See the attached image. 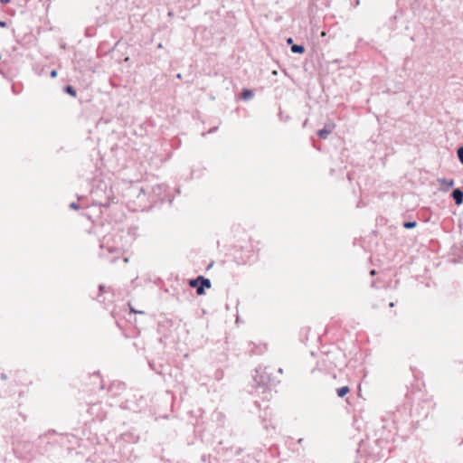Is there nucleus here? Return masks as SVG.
Listing matches in <instances>:
<instances>
[{"label":"nucleus","mask_w":463,"mask_h":463,"mask_svg":"<svg viewBox=\"0 0 463 463\" xmlns=\"http://www.w3.org/2000/svg\"><path fill=\"white\" fill-rule=\"evenodd\" d=\"M70 208L74 209V210H78L79 209V205L76 203H71L70 204Z\"/></svg>","instance_id":"14"},{"label":"nucleus","mask_w":463,"mask_h":463,"mask_svg":"<svg viewBox=\"0 0 463 463\" xmlns=\"http://www.w3.org/2000/svg\"><path fill=\"white\" fill-rule=\"evenodd\" d=\"M5 26H6V22L0 21V27H5Z\"/></svg>","instance_id":"16"},{"label":"nucleus","mask_w":463,"mask_h":463,"mask_svg":"<svg viewBox=\"0 0 463 463\" xmlns=\"http://www.w3.org/2000/svg\"><path fill=\"white\" fill-rule=\"evenodd\" d=\"M253 381L257 385V388H260L263 390V392L266 391L267 385L270 382V376L266 372V369H262L261 367L256 369V373L253 376Z\"/></svg>","instance_id":"2"},{"label":"nucleus","mask_w":463,"mask_h":463,"mask_svg":"<svg viewBox=\"0 0 463 463\" xmlns=\"http://www.w3.org/2000/svg\"><path fill=\"white\" fill-rule=\"evenodd\" d=\"M253 92L250 90L244 89L241 93V97L243 99H250L253 97Z\"/></svg>","instance_id":"9"},{"label":"nucleus","mask_w":463,"mask_h":463,"mask_svg":"<svg viewBox=\"0 0 463 463\" xmlns=\"http://www.w3.org/2000/svg\"><path fill=\"white\" fill-rule=\"evenodd\" d=\"M214 130H215V128H214L210 129V131H209V132H210V133H212V132H213V131H214Z\"/></svg>","instance_id":"27"},{"label":"nucleus","mask_w":463,"mask_h":463,"mask_svg":"<svg viewBox=\"0 0 463 463\" xmlns=\"http://www.w3.org/2000/svg\"><path fill=\"white\" fill-rule=\"evenodd\" d=\"M116 259H117V257H113V258L110 260V262H111V263H114V262L116 261Z\"/></svg>","instance_id":"21"},{"label":"nucleus","mask_w":463,"mask_h":463,"mask_svg":"<svg viewBox=\"0 0 463 463\" xmlns=\"http://www.w3.org/2000/svg\"><path fill=\"white\" fill-rule=\"evenodd\" d=\"M389 307H394V303H393V302H391V303L389 304Z\"/></svg>","instance_id":"23"},{"label":"nucleus","mask_w":463,"mask_h":463,"mask_svg":"<svg viewBox=\"0 0 463 463\" xmlns=\"http://www.w3.org/2000/svg\"><path fill=\"white\" fill-rule=\"evenodd\" d=\"M64 92L70 94L72 97H76V90L71 85H66L63 89Z\"/></svg>","instance_id":"10"},{"label":"nucleus","mask_w":463,"mask_h":463,"mask_svg":"<svg viewBox=\"0 0 463 463\" xmlns=\"http://www.w3.org/2000/svg\"><path fill=\"white\" fill-rule=\"evenodd\" d=\"M2 4H7L10 2V0H0Z\"/></svg>","instance_id":"19"},{"label":"nucleus","mask_w":463,"mask_h":463,"mask_svg":"<svg viewBox=\"0 0 463 463\" xmlns=\"http://www.w3.org/2000/svg\"><path fill=\"white\" fill-rule=\"evenodd\" d=\"M287 43H288V44H291L292 45V43H293L292 38H288L287 39Z\"/></svg>","instance_id":"18"},{"label":"nucleus","mask_w":463,"mask_h":463,"mask_svg":"<svg viewBox=\"0 0 463 463\" xmlns=\"http://www.w3.org/2000/svg\"><path fill=\"white\" fill-rule=\"evenodd\" d=\"M128 258H125L124 259V262H128Z\"/></svg>","instance_id":"28"},{"label":"nucleus","mask_w":463,"mask_h":463,"mask_svg":"<svg viewBox=\"0 0 463 463\" xmlns=\"http://www.w3.org/2000/svg\"><path fill=\"white\" fill-rule=\"evenodd\" d=\"M349 387L348 386H343L341 388H338L336 390V393L339 397H344L345 395H346L348 392H349Z\"/></svg>","instance_id":"8"},{"label":"nucleus","mask_w":463,"mask_h":463,"mask_svg":"<svg viewBox=\"0 0 463 463\" xmlns=\"http://www.w3.org/2000/svg\"><path fill=\"white\" fill-rule=\"evenodd\" d=\"M302 440H303V439H299L298 442L302 443Z\"/></svg>","instance_id":"29"},{"label":"nucleus","mask_w":463,"mask_h":463,"mask_svg":"<svg viewBox=\"0 0 463 463\" xmlns=\"http://www.w3.org/2000/svg\"><path fill=\"white\" fill-rule=\"evenodd\" d=\"M438 182L443 185L442 190L448 192L454 185L453 179L439 178Z\"/></svg>","instance_id":"6"},{"label":"nucleus","mask_w":463,"mask_h":463,"mask_svg":"<svg viewBox=\"0 0 463 463\" xmlns=\"http://www.w3.org/2000/svg\"><path fill=\"white\" fill-rule=\"evenodd\" d=\"M371 286H372L373 288H374V287H375V282H374V281H373V282H372V284H371Z\"/></svg>","instance_id":"24"},{"label":"nucleus","mask_w":463,"mask_h":463,"mask_svg":"<svg viewBox=\"0 0 463 463\" xmlns=\"http://www.w3.org/2000/svg\"><path fill=\"white\" fill-rule=\"evenodd\" d=\"M56 75H57V71H51V77L55 78Z\"/></svg>","instance_id":"15"},{"label":"nucleus","mask_w":463,"mask_h":463,"mask_svg":"<svg viewBox=\"0 0 463 463\" xmlns=\"http://www.w3.org/2000/svg\"><path fill=\"white\" fill-rule=\"evenodd\" d=\"M291 52L293 53H303L305 52V47L303 45H299V44H292Z\"/></svg>","instance_id":"7"},{"label":"nucleus","mask_w":463,"mask_h":463,"mask_svg":"<svg viewBox=\"0 0 463 463\" xmlns=\"http://www.w3.org/2000/svg\"><path fill=\"white\" fill-rule=\"evenodd\" d=\"M149 366L151 367V369L155 370L156 373H161V372L156 368V365L154 364L153 362H149Z\"/></svg>","instance_id":"13"},{"label":"nucleus","mask_w":463,"mask_h":463,"mask_svg":"<svg viewBox=\"0 0 463 463\" xmlns=\"http://www.w3.org/2000/svg\"><path fill=\"white\" fill-rule=\"evenodd\" d=\"M189 286L196 288L197 295L201 296L205 293V288H210L212 284L209 279L198 276L196 279L189 280Z\"/></svg>","instance_id":"1"},{"label":"nucleus","mask_w":463,"mask_h":463,"mask_svg":"<svg viewBox=\"0 0 463 463\" xmlns=\"http://www.w3.org/2000/svg\"><path fill=\"white\" fill-rule=\"evenodd\" d=\"M100 249H101V252H100L101 257H106L109 254H114V253L119 255L121 252L120 248L109 245V240L106 237L103 238V240L100 243Z\"/></svg>","instance_id":"3"},{"label":"nucleus","mask_w":463,"mask_h":463,"mask_svg":"<svg viewBox=\"0 0 463 463\" xmlns=\"http://www.w3.org/2000/svg\"><path fill=\"white\" fill-rule=\"evenodd\" d=\"M279 373H283L282 368H279Z\"/></svg>","instance_id":"25"},{"label":"nucleus","mask_w":463,"mask_h":463,"mask_svg":"<svg viewBox=\"0 0 463 463\" xmlns=\"http://www.w3.org/2000/svg\"><path fill=\"white\" fill-rule=\"evenodd\" d=\"M375 273H376V272H375V270H374V269H372V270H371V272H370V274H371L372 276L375 275Z\"/></svg>","instance_id":"22"},{"label":"nucleus","mask_w":463,"mask_h":463,"mask_svg":"<svg viewBox=\"0 0 463 463\" xmlns=\"http://www.w3.org/2000/svg\"><path fill=\"white\" fill-rule=\"evenodd\" d=\"M334 128H335V124L328 123V124H326L322 129H319L317 134L319 138L326 139L328 137V135L333 132Z\"/></svg>","instance_id":"4"},{"label":"nucleus","mask_w":463,"mask_h":463,"mask_svg":"<svg viewBox=\"0 0 463 463\" xmlns=\"http://www.w3.org/2000/svg\"><path fill=\"white\" fill-rule=\"evenodd\" d=\"M417 225L416 222H403V227L405 229H412Z\"/></svg>","instance_id":"11"},{"label":"nucleus","mask_w":463,"mask_h":463,"mask_svg":"<svg viewBox=\"0 0 463 463\" xmlns=\"http://www.w3.org/2000/svg\"><path fill=\"white\" fill-rule=\"evenodd\" d=\"M457 154H458V160L460 161V163L463 165V146H460L458 151H457Z\"/></svg>","instance_id":"12"},{"label":"nucleus","mask_w":463,"mask_h":463,"mask_svg":"<svg viewBox=\"0 0 463 463\" xmlns=\"http://www.w3.org/2000/svg\"><path fill=\"white\" fill-rule=\"evenodd\" d=\"M1 379H2V380H5V379H6V375H5V373H2V374H1Z\"/></svg>","instance_id":"20"},{"label":"nucleus","mask_w":463,"mask_h":463,"mask_svg":"<svg viewBox=\"0 0 463 463\" xmlns=\"http://www.w3.org/2000/svg\"><path fill=\"white\" fill-rule=\"evenodd\" d=\"M130 309H131V312L137 313V311L134 308L131 307Z\"/></svg>","instance_id":"26"},{"label":"nucleus","mask_w":463,"mask_h":463,"mask_svg":"<svg viewBox=\"0 0 463 463\" xmlns=\"http://www.w3.org/2000/svg\"><path fill=\"white\" fill-rule=\"evenodd\" d=\"M99 291L102 293L105 291V286L103 285H100L99 288Z\"/></svg>","instance_id":"17"},{"label":"nucleus","mask_w":463,"mask_h":463,"mask_svg":"<svg viewBox=\"0 0 463 463\" xmlns=\"http://www.w3.org/2000/svg\"><path fill=\"white\" fill-rule=\"evenodd\" d=\"M451 196L457 205H460L463 203V191L459 188L454 189Z\"/></svg>","instance_id":"5"}]
</instances>
